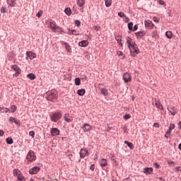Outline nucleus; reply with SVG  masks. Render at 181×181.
I'll return each instance as SVG.
<instances>
[{"mask_svg":"<svg viewBox=\"0 0 181 181\" xmlns=\"http://www.w3.org/2000/svg\"><path fill=\"white\" fill-rule=\"evenodd\" d=\"M57 98V91L55 90H49L46 94V100L47 101H53Z\"/></svg>","mask_w":181,"mask_h":181,"instance_id":"1","label":"nucleus"},{"mask_svg":"<svg viewBox=\"0 0 181 181\" xmlns=\"http://www.w3.org/2000/svg\"><path fill=\"white\" fill-rule=\"evenodd\" d=\"M62 113L61 112H56L52 114L50 116V119L51 121H52L53 122H57L59 121V119H62Z\"/></svg>","mask_w":181,"mask_h":181,"instance_id":"2","label":"nucleus"},{"mask_svg":"<svg viewBox=\"0 0 181 181\" xmlns=\"http://www.w3.org/2000/svg\"><path fill=\"white\" fill-rule=\"evenodd\" d=\"M129 49L132 57H135L139 53V49L136 46H129Z\"/></svg>","mask_w":181,"mask_h":181,"instance_id":"3","label":"nucleus"},{"mask_svg":"<svg viewBox=\"0 0 181 181\" xmlns=\"http://www.w3.org/2000/svg\"><path fill=\"white\" fill-rule=\"evenodd\" d=\"M13 176H16L18 178V180H23V175H22V172L18 169H14L13 171Z\"/></svg>","mask_w":181,"mask_h":181,"instance_id":"4","label":"nucleus"},{"mask_svg":"<svg viewBox=\"0 0 181 181\" xmlns=\"http://www.w3.org/2000/svg\"><path fill=\"white\" fill-rule=\"evenodd\" d=\"M26 159L29 160V162H33V160H36V156L33 151H29Z\"/></svg>","mask_w":181,"mask_h":181,"instance_id":"5","label":"nucleus"},{"mask_svg":"<svg viewBox=\"0 0 181 181\" xmlns=\"http://www.w3.org/2000/svg\"><path fill=\"white\" fill-rule=\"evenodd\" d=\"M168 110L170 112V114H171V115H176V114H177V112H179V110H177V107H175V106H169L168 107Z\"/></svg>","mask_w":181,"mask_h":181,"instance_id":"6","label":"nucleus"},{"mask_svg":"<svg viewBox=\"0 0 181 181\" xmlns=\"http://www.w3.org/2000/svg\"><path fill=\"white\" fill-rule=\"evenodd\" d=\"M11 69L12 70H13V71H15L16 73L13 75V77H18V76H19V74H21V69L19 68V66H16V65H13L11 66Z\"/></svg>","mask_w":181,"mask_h":181,"instance_id":"7","label":"nucleus"},{"mask_svg":"<svg viewBox=\"0 0 181 181\" xmlns=\"http://www.w3.org/2000/svg\"><path fill=\"white\" fill-rule=\"evenodd\" d=\"M80 158H84L86 156H88L90 155V153L88 152V150L87 148H81L80 151Z\"/></svg>","mask_w":181,"mask_h":181,"instance_id":"8","label":"nucleus"},{"mask_svg":"<svg viewBox=\"0 0 181 181\" xmlns=\"http://www.w3.org/2000/svg\"><path fill=\"white\" fill-rule=\"evenodd\" d=\"M123 80L124 83H129L132 81V77L131 76V74H129V73H125L123 75Z\"/></svg>","mask_w":181,"mask_h":181,"instance_id":"9","label":"nucleus"},{"mask_svg":"<svg viewBox=\"0 0 181 181\" xmlns=\"http://www.w3.org/2000/svg\"><path fill=\"white\" fill-rule=\"evenodd\" d=\"M40 172V168L39 167H34L29 170L30 175H36Z\"/></svg>","mask_w":181,"mask_h":181,"instance_id":"10","label":"nucleus"},{"mask_svg":"<svg viewBox=\"0 0 181 181\" xmlns=\"http://www.w3.org/2000/svg\"><path fill=\"white\" fill-rule=\"evenodd\" d=\"M91 128H92V127L90 124H84L82 127V129H83V132H90L91 131Z\"/></svg>","mask_w":181,"mask_h":181,"instance_id":"11","label":"nucleus"},{"mask_svg":"<svg viewBox=\"0 0 181 181\" xmlns=\"http://www.w3.org/2000/svg\"><path fill=\"white\" fill-rule=\"evenodd\" d=\"M50 132L51 135H52L53 136H56L60 134V130H59V129L57 128H52Z\"/></svg>","mask_w":181,"mask_h":181,"instance_id":"12","label":"nucleus"},{"mask_svg":"<svg viewBox=\"0 0 181 181\" xmlns=\"http://www.w3.org/2000/svg\"><path fill=\"white\" fill-rule=\"evenodd\" d=\"M27 57H29L30 60H33V59H36V54L28 51L26 52Z\"/></svg>","mask_w":181,"mask_h":181,"instance_id":"13","label":"nucleus"},{"mask_svg":"<svg viewBox=\"0 0 181 181\" xmlns=\"http://www.w3.org/2000/svg\"><path fill=\"white\" fill-rule=\"evenodd\" d=\"M49 27L53 32H56V28L57 27V25H56V22L50 21Z\"/></svg>","mask_w":181,"mask_h":181,"instance_id":"14","label":"nucleus"},{"mask_svg":"<svg viewBox=\"0 0 181 181\" xmlns=\"http://www.w3.org/2000/svg\"><path fill=\"white\" fill-rule=\"evenodd\" d=\"M153 172V168H144V173L146 175H151Z\"/></svg>","mask_w":181,"mask_h":181,"instance_id":"15","label":"nucleus"},{"mask_svg":"<svg viewBox=\"0 0 181 181\" xmlns=\"http://www.w3.org/2000/svg\"><path fill=\"white\" fill-rule=\"evenodd\" d=\"M144 25L146 26V28H153V23L151 21H144Z\"/></svg>","mask_w":181,"mask_h":181,"instance_id":"16","label":"nucleus"},{"mask_svg":"<svg viewBox=\"0 0 181 181\" xmlns=\"http://www.w3.org/2000/svg\"><path fill=\"white\" fill-rule=\"evenodd\" d=\"M16 0H7V4L10 6H16Z\"/></svg>","mask_w":181,"mask_h":181,"instance_id":"17","label":"nucleus"},{"mask_svg":"<svg viewBox=\"0 0 181 181\" xmlns=\"http://www.w3.org/2000/svg\"><path fill=\"white\" fill-rule=\"evenodd\" d=\"M100 166L102 168L105 167V165H107V159H105V158L100 159Z\"/></svg>","mask_w":181,"mask_h":181,"instance_id":"18","label":"nucleus"},{"mask_svg":"<svg viewBox=\"0 0 181 181\" xmlns=\"http://www.w3.org/2000/svg\"><path fill=\"white\" fill-rule=\"evenodd\" d=\"M100 93L101 94H103V95H105V97L108 95V90H107L106 88H101Z\"/></svg>","mask_w":181,"mask_h":181,"instance_id":"19","label":"nucleus"},{"mask_svg":"<svg viewBox=\"0 0 181 181\" xmlns=\"http://www.w3.org/2000/svg\"><path fill=\"white\" fill-rule=\"evenodd\" d=\"M86 4L85 0H78L77 1V5L79 6L80 7L84 6Z\"/></svg>","mask_w":181,"mask_h":181,"instance_id":"20","label":"nucleus"},{"mask_svg":"<svg viewBox=\"0 0 181 181\" xmlns=\"http://www.w3.org/2000/svg\"><path fill=\"white\" fill-rule=\"evenodd\" d=\"M155 105L156 107L158 108V110H163V106H162V104H160V102L156 101Z\"/></svg>","mask_w":181,"mask_h":181,"instance_id":"21","label":"nucleus"},{"mask_svg":"<svg viewBox=\"0 0 181 181\" xmlns=\"http://www.w3.org/2000/svg\"><path fill=\"white\" fill-rule=\"evenodd\" d=\"M88 40H83L78 42V46H88Z\"/></svg>","mask_w":181,"mask_h":181,"instance_id":"22","label":"nucleus"},{"mask_svg":"<svg viewBox=\"0 0 181 181\" xmlns=\"http://www.w3.org/2000/svg\"><path fill=\"white\" fill-rule=\"evenodd\" d=\"M105 6L110 8L112 4V0H105Z\"/></svg>","mask_w":181,"mask_h":181,"instance_id":"23","label":"nucleus"},{"mask_svg":"<svg viewBox=\"0 0 181 181\" xmlns=\"http://www.w3.org/2000/svg\"><path fill=\"white\" fill-rule=\"evenodd\" d=\"M77 94L78 95H83L84 94H86V90L85 89H79L77 91Z\"/></svg>","mask_w":181,"mask_h":181,"instance_id":"24","label":"nucleus"},{"mask_svg":"<svg viewBox=\"0 0 181 181\" xmlns=\"http://www.w3.org/2000/svg\"><path fill=\"white\" fill-rule=\"evenodd\" d=\"M124 144H126V145H127V146H129V148H130V149H134V144L128 141H124Z\"/></svg>","mask_w":181,"mask_h":181,"instance_id":"25","label":"nucleus"},{"mask_svg":"<svg viewBox=\"0 0 181 181\" xmlns=\"http://www.w3.org/2000/svg\"><path fill=\"white\" fill-rule=\"evenodd\" d=\"M28 78H30V80H35L36 78V76L35 74H29L27 75Z\"/></svg>","mask_w":181,"mask_h":181,"instance_id":"26","label":"nucleus"},{"mask_svg":"<svg viewBox=\"0 0 181 181\" xmlns=\"http://www.w3.org/2000/svg\"><path fill=\"white\" fill-rule=\"evenodd\" d=\"M165 36L168 38V39H172V36H173V33H171V31H167L165 33Z\"/></svg>","mask_w":181,"mask_h":181,"instance_id":"27","label":"nucleus"},{"mask_svg":"<svg viewBox=\"0 0 181 181\" xmlns=\"http://www.w3.org/2000/svg\"><path fill=\"white\" fill-rule=\"evenodd\" d=\"M6 141L8 145H12V144H13V139H12V138H7Z\"/></svg>","mask_w":181,"mask_h":181,"instance_id":"28","label":"nucleus"},{"mask_svg":"<svg viewBox=\"0 0 181 181\" xmlns=\"http://www.w3.org/2000/svg\"><path fill=\"white\" fill-rule=\"evenodd\" d=\"M64 119L66 121V122H71V119L69 117L68 115H65Z\"/></svg>","mask_w":181,"mask_h":181,"instance_id":"29","label":"nucleus"},{"mask_svg":"<svg viewBox=\"0 0 181 181\" xmlns=\"http://www.w3.org/2000/svg\"><path fill=\"white\" fill-rule=\"evenodd\" d=\"M64 12L66 15H68L69 16H70V15H71V9L67 8L64 10Z\"/></svg>","mask_w":181,"mask_h":181,"instance_id":"30","label":"nucleus"},{"mask_svg":"<svg viewBox=\"0 0 181 181\" xmlns=\"http://www.w3.org/2000/svg\"><path fill=\"white\" fill-rule=\"evenodd\" d=\"M17 108H18V107H16V105H11V106L10 107V111H11V112H15V111H16Z\"/></svg>","mask_w":181,"mask_h":181,"instance_id":"31","label":"nucleus"},{"mask_svg":"<svg viewBox=\"0 0 181 181\" xmlns=\"http://www.w3.org/2000/svg\"><path fill=\"white\" fill-rule=\"evenodd\" d=\"M9 122H14V123L16 124V125H18V124H19V122H18L16 121V119H15V117H11L9 118Z\"/></svg>","mask_w":181,"mask_h":181,"instance_id":"32","label":"nucleus"},{"mask_svg":"<svg viewBox=\"0 0 181 181\" xmlns=\"http://www.w3.org/2000/svg\"><path fill=\"white\" fill-rule=\"evenodd\" d=\"M127 43L128 46H134V43L132 42V39L131 38H127Z\"/></svg>","mask_w":181,"mask_h":181,"instance_id":"33","label":"nucleus"},{"mask_svg":"<svg viewBox=\"0 0 181 181\" xmlns=\"http://www.w3.org/2000/svg\"><path fill=\"white\" fill-rule=\"evenodd\" d=\"M81 83V81L80 80L79 78H76L75 79V84L76 86H80V84Z\"/></svg>","mask_w":181,"mask_h":181,"instance_id":"34","label":"nucleus"},{"mask_svg":"<svg viewBox=\"0 0 181 181\" xmlns=\"http://www.w3.org/2000/svg\"><path fill=\"white\" fill-rule=\"evenodd\" d=\"M136 36H139L140 37H142V36H144V35H145V33L139 31V32L136 33Z\"/></svg>","mask_w":181,"mask_h":181,"instance_id":"35","label":"nucleus"},{"mask_svg":"<svg viewBox=\"0 0 181 181\" xmlns=\"http://www.w3.org/2000/svg\"><path fill=\"white\" fill-rule=\"evenodd\" d=\"M116 40H117L118 45H121V46H122V42H121V37L120 36L116 37Z\"/></svg>","mask_w":181,"mask_h":181,"instance_id":"36","label":"nucleus"},{"mask_svg":"<svg viewBox=\"0 0 181 181\" xmlns=\"http://www.w3.org/2000/svg\"><path fill=\"white\" fill-rule=\"evenodd\" d=\"M117 56H122V59H124L125 58V55H124V54L121 51H118L117 52Z\"/></svg>","mask_w":181,"mask_h":181,"instance_id":"37","label":"nucleus"},{"mask_svg":"<svg viewBox=\"0 0 181 181\" xmlns=\"http://www.w3.org/2000/svg\"><path fill=\"white\" fill-rule=\"evenodd\" d=\"M133 26H134V23H132V22H130L128 23V28L129 30H132Z\"/></svg>","mask_w":181,"mask_h":181,"instance_id":"38","label":"nucleus"},{"mask_svg":"<svg viewBox=\"0 0 181 181\" xmlns=\"http://www.w3.org/2000/svg\"><path fill=\"white\" fill-rule=\"evenodd\" d=\"M170 134H172V131H167L166 132H165V138H169V135H170Z\"/></svg>","mask_w":181,"mask_h":181,"instance_id":"39","label":"nucleus"},{"mask_svg":"<svg viewBox=\"0 0 181 181\" xmlns=\"http://www.w3.org/2000/svg\"><path fill=\"white\" fill-rule=\"evenodd\" d=\"M69 33H71V35H78V33L77 31H76V30H72L69 31Z\"/></svg>","mask_w":181,"mask_h":181,"instance_id":"40","label":"nucleus"},{"mask_svg":"<svg viewBox=\"0 0 181 181\" xmlns=\"http://www.w3.org/2000/svg\"><path fill=\"white\" fill-rule=\"evenodd\" d=\"M172 129H175V124H170L168 131H172Z\"/></svg>","mask_w":181,"mask_h":181,"instance_id":"41","label":"nucleus"},{"mask_svg":"<svg viewBox=\"0 0 181 181\" xmlns=\"http://www.w3.org/2000/svg\"><path fill=\"white\" fill-rule=\"evenodd\" d=\"M42 15H43V11H40L36 14V16H37V18H40V16H42Z\"/></svg>","mask_w":181,"mask_h":181,"instance_id":"42","label":"nucleus"},{"mask_svg":"<svg viewBox=\"0 0 181 181\" xmlns=\"http://www.w3.org/2000/svg\"><path fill=\"white\" fill-rule=\"evenodd\" d=\"M118 16H119V18H124L125 14L122 12H119L118 13Z\"/></svg>","mask_w":181,"mask_h":181,"instance_id":"43","label":"nucleus"},{"mask_svg":"<svg viewBox=\"0 0 181 181\" xmlns=\"http://www.w3.org/2000/svg\"><path fill=\"white\" fill-rule=\"evenodd\" d=\"M153 21L156 22L157 23H159V21H160V18L159 17H153Z\"/></svg>","mask_w":181,"mask_h":181,"instance_id":"44","label":"nucleus"},{"mask_svg":"<svg viewBox=\"0 0 181 181\" xmlns=\"http://www.w3.org/2000/svg\"><path fill=\"white\" fill-rule=\"evenodd\" d=\"M124 119H129V118H131V115H125L123 117Z\"/></svg>","mask_w":181,"mask_h":181,"instance_id":"45","label":"nucleus"},{"mask_svg":"<svg viewBox=\"0 0 181 181\" xmlns=\"http://www.w3.org/2000/svg\"><path fill=\"white\" fill-rule=\"evenodd\" d=\"M29 136H32L33 138H35V132H33V131L30 132Z\"/></svg>","mask_w":181,"mask_h":181,"instance_id":"46","label":"nucleus"},{"mask_svg":"<svg viewBox=\"0 0 181 181\" xmlns=\"http://www.w3.org/2000/svg\"><path fill=\"white\" fill-rule=\"evenodd\" d=\"M75 25H76V26H78H78H80V25H81V23L79 21L76 20L75 21Z\"/></svg>","mask_w":181,"mask_h":181,"instance_id":"47","label":"nucleus"},{"mask_svg":"<svg viewBox=\"0 0 181 181\" xmlns=\"http://www.w3.org/2000/svg\"><path fill=\"white\" fill-rule=\"evenodd\" d=\"M154 167L156 168V169H159V168H160V165L158 164V163H154Z\"/></svg>","mask_w":181,"mask_h":181,"instance_id":"48","label":"nucleus"},{"mask_svg":"<svg viewBox=\"0 0 181 181\" xmlns=\"http://www.w3.org/2000/svg\"><path fill=\"white\" fill-rule=\"evenodd\" d=\"M94 169H95V165L94 164H92L90 166V170H94Z\"/></svg>","mask_w":181,"mask_h":181,"instance_id":"49","label":"nucleus"},{"mask_svg":"<svg viewBox=\"0 0 181 181\" xmlns=\"http://www.w3.org/2000/svg\"><path fill=\"white\" fill-rule=\"evenodd\" d=\"M65 48L67 50L68 53L70 52L71 50V48H70V46H66Z\"/></svg>","mask_w":181,"mask_h":181,"instance_id":"50","label":"nucleus"},{"mask_svg":"<svg viewBox=\"0 0 181 181\" xmlns=\"http://www.w3.org/2000/svg\"><path fill=\"white\" fill-rule=\"evenodd\" d=\"M0 112H5V107H0Z\"/></svg>","mask_w":181,"mask_h":181,"instance_id":"51","label":"nucleus"},{"mask_svg":"<svg viewBox=\"0 0 181 181\" xmlns=\"http://www.w3.org/2000/svg\"><path fill=\"white\" fill-rule=\"evenodd\" d=\"M175 170H176L177 172H181V167H176V168H175Z\"/></svg>","mask_w":181,"mask_h":181,"instance_id":"52","label":"nucleus"},{"mask_svg":"<svg viewBox=\"0 0 181 181\" xmlns=\"http://www.w3.org/2000/svg\"><path fill=\"white\" fill-rule=\"evenodd\" d=\"M124 22H129V18L125 16L124 17Z\"/></svg>","mask_w":181,"mask_h":181,"instance_id":"53","label":"nucleus"},{"mask_svg":"<svg viewBox=\"0 0 181 181\" xmlns=\"http://www.w3.org/2000/svg\"><path fill=\"white\" fill-rule=\"evenodd\" d=\"M1 12L2 13H5V8H4V6H2V7L1 8Z\"/></svg>","mask_w":181,"mask_h":181,"instance_id":"54","label":"nucleus"},{"mask_svg":"<svg viewBox=\"0 0 181 181\" xmlns=\"http://www.w3.org/2000/svg\"><path fill=\"white\" fill-rule=\"evenodd\" d=\"M160 5H165V1L163 0H159Z\"/></svg>","mask_w":181,"mask_h":181,"instance_id":"55","label":"nucleus"},{"mask_svg":"<svg viewBox=\"0 0 181 181\" xmlns=\"http://www.w3.org/2000/svg\"><path fill=\"white\" fill-rule=\"evenodd\" d=\"M4 134H5L4 130H0V136H4Z\"/></svg>","mask_w":181,"mask_h":181,"instance_id":"56","label":"nucleus"},{"mask_svg":"<svg viewBox=\"0 0 181 181\" xmlns=\"http://www.w3.org/2000/svg\"><path fill=\"white\" fill-rule=\"evenodd\" d=\"M153 127H155L156 128H159V124L158 123H154Z\"/></svg>","mask_w":181,"mask_h":181,"instance_id":"57","label":"nucleus"},{"mask_svg":"<svg viewBox=\"0 0 181 181\" xmlns=\"http://www.w3.org/2000/svg\"><path fill=\"white\" fill-rule=\"evenodd\" d=\"M133 30L135 31V30H138V25H135L133 28Z\"/></svg>","mask_w":181,"mask_h":181,"instance_id":"58","label":"nucleus"},{"mask_svg":"<svg viewBox=\"0 0 181 181\" xmlns=\"http://www.w3.org/2000/svg\"><path fill=\"white\" fill-rule=\"evenodd\" d=\"M9 111H11V109L5 107V112H9Z\"/></svg>","mask_w":181,"mask_h":181,"instance_id":"59","label":"nucleus"},{"mask_svg":"<svg viewBox=\"0 0 181 181\" xmlns=\"http://www.w3.org/2000/svg\"><path fill=\"white\" fill-rule=\"evenodd\" d=\"M56 30H60L62 31V28L59 26L56 27Z\"/></svg>","mask_w":181,"mask_h":181,"instance_id":"60","label":"nucleus"},{"mask_svg":"<svg viewBox=\"0 0 181 181\" xmlns=\"http://www.w3.org/2000/svg\"><path fill=\"white\" fill-rule=\"evenodd\" d=\"M178 127H179V129H181V122H179Z\"/></svg>","mask_w":181,"mask_h":181,"instance_id":"61","label":"nucleus"},{"mask_svg":"<svg viewBox=\"0 0 181 181\" xmlns=\"http://www.w3.org/2000/svg\"><path fill=\"white\" fill-rule=\"evenodd\" d=\"M175 163V162H173V161H171V162H168V165H170V164H174Z\"/></svg>","mask_w":181,"mask_h":181,"instance_id":"62","label":"nucleus"},{"mask_svg":"<svg viewBox=\"0 0 181 181\" xmlns=\"http://www.w3.org/2000/svg\"><path fill=\"white\" fill-rule=\"evenodd\" d=\"M178 148L181 151V143L179 144Z\"/></svg>","mask_w":181,"mask_h":181,"instance_id":"63","label":"nucleus"},{"mask_svg":"<svg viewBox=\"0 0 181 181\" xmlns=\"http://www.w3.org/2000/svg\"><path fill=\"white\" fill-rule=\"evenodd\" d=\"M96 30H100V27H95Z\"/></svg>","mask_w":181,"mask_h":181,"instance_id":"64","label":"nucleus"}]
</instances>
